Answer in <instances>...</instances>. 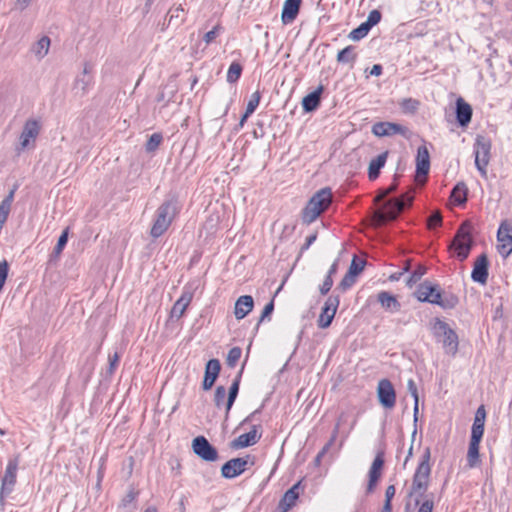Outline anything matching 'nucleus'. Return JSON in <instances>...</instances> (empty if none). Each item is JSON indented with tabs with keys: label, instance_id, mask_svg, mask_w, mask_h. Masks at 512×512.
Here are the masks:
<instances>
[{
	"label": "nucleus",
	"instance_id": "f257e3e1",
	"mask_svg": "<svg viewBox=\"0 0 512 512\" xmlns=\"http://www.w3.org/2000/svg\"><path fill=\"white\" fill-rule=\"evenodd\" d=\"M413 190L402 194L400 197L387 199L381 210H377L372 215V225L381 227L389 222L395 221L405 208L412 205L414 200Z\"/></svg>",
	"mask_w": 512,
	"mask_h": 512
},
{
	"label": "nucleus",
	"instance_id": "f03ea898",
	"mask_svg": "<svg viewBox=\"0 0 512 512\" xmlns=\"http://www.w3.org/2000/svg\"><path fill=\"white\" fill-rule=\"evenodd\" d=\"M414 295L420 302L436 304L443 309H453L459 302L456 295L443 292L437 284L428 281L419 284Z\"/></svg>",
	"mask_w": 512,
	"mask_h": 512
},
{
	"label": "nucleus",
	"instance_id": "7ed1b4c3",
	"mask_svg": "<svg viewBox=\"0 0 512 512\" xmlns=\"http://www.w3.org/2000/svg\"><path fill=\"white\" fill-rule=\"evenodd\" d=\"M332 190L324 187L318 190L306 203L301 211V220L304 224L313 223L322 213L328 210L332 204Z\"/></svg>",
	"mask_w": 512,
	"mask_h": 512
},
{
	"label": "nucleus",
	"instance_id": "20e7f679",
	"mask_svg": "<svg viewBox=\"0 0 512 512\" xmlns=\"http://www.w3.org/2000/svg\"><path fill=\"white\" fill-rule=\"evenodd\" d=\"M179 211L178 199L175 196L166 199L156 210V218L150 230L151 237L157 239L162 236Z\"/></svg>",
	"mask_w": 512,
	"mask_h": 512
},
{
	"label": "nucleus",
	"instance_id": "39448f33",
	"mask_svg": "<svg viewBox=\"0 0 512 512\" xmlns=\"http://www.w3.org/2000/svg\"><path fill=\"white\" fill-rule=\"evenodd\" d=\"M472 232L473 226L471 222L468 220L462 222L448 246L449 251L452 252L460 262L468 258L475 245Z\"/></svg>",
	"mask_w": 512,
	"mask_h": 512
},
{
	"label": "nucleus",
	"instance_id": "423d86ee",
	"mask_svg": "<svg viewBox=\"0 0 512 512\" xmlns=\"http://www.w3.org/2000/svg\"><path fill=\"white\" fill-rule=\"evenodd\" d=\"M429 330L436 342L442 343L447 355L455 356L459 349V337L447 322H430Z\"/></svg>",
	"mask_w": 512,
	"mask_h": 512
},
{
	"label": "nucleus",
	"instance_id": "0eeeda50",
	"mask_svg": "<svg viewBox=\"0 0 512 512\" xmlns=\"http://www.w3.org/2000/svg\"><path fill=\"white\" fill-rule=\"evenodd\" d=\"M492 142L490 138L477 135L474 143L475 166L482 177H487V166L490 161Z\"/></svg>",
	"mask_w": 512,
	"mask_h": 512
},
{
	"label": "nucleus",
	"instance_id": "6e6552de",
	"mask_svg": "<svg viewBox=\"0 0 512 512\" xmlns=\"http://www.w3.org/2000/svg\"><path fill=\"white\" fill-rule=\"evenodd\" d=\"M255 464V457L247 454L244 457H235L226 461L220 469L221 476L224 479H234L242 475L248 467Z\"/></svg>",
	"mask_w": 512,
	"mask_h": 512
},
{
	"label": "nucleus",
	"instance_id": "1a4fd4ad",
	"mask_svg": "<svg viewBox=\"0 0 512 512\" xmlns=\"http://www.w3.org/2000/svg\"><path fill=\"white\" fill-rule=\"evenodd\" d=\"M191 449L192 452L202 461L212 463L219 459V452L217 448L203 435L193 438Z\"/></svg>",
	"mask_w": 512,
	"mask_h": 512
},
{
	"label": "nucleus",
	"instance_id": "9d476101",
	"mask_svg": "<svg viewBox=\"0 0 512 512\" xmlns=\"http://www.w3.org/2000/svg\"><path fill=\"white\" fill-rule=\"evenodd\" d=\"M199 286V281L194 280L189 283H187L182 291V294L180 298L174 303L171 312L170 317L171 318H181L190 304L191 300L193 299L194 292L197 290Z\"/></svg>",
	"mask_w": 512,
	"mask_h": 512
},
{
	"label": "nucleus",
	"instance_id": "9b49d317",
	"mask_svg": "<svg viewBox=\"0 0 512 512\" xmlns=\"http://www.w3.org/2000/svg\"><path fill=\"white\" fill-rule=\"evenodd\" d=\"M377 399L379 404L385 409H392L395 406L396 391L389 379L384 378L378 382Z\"/></svg>",
	"mask_w": 512,
	"mask_h": 512
},
{
	"label": "nucleus",
	"instance_id": "f8f14e48",
	"mask_svg": "<svg viewBox=\"0 0 512 512\" xmlns=\"http://www.w3.org/2000/svg\"><path fill=\"white\" fill-rule=\"evenodd\" d=\"M384 464L385 453L383 450H379L377 451L368 472L367 493H372L375 490L379 480L381 479Z\"/></svg>",
	"mask_w": 512,
	"mask_h": 512
},
{
	"label": "nucleus",
	"instance_id": "ddd939ff",
	"mask_svg": "<svg viewBox=\"0 0 512 512\" xmlns=\"http://www.w3.org/2000/svg\"><path fill=\"white\" fill-rule=\"evenodd\" d=\"M497 251L504 258H508L512 253V227L506 222H502L497 232Z\"/></svg>",
	"mask_w": 512,
	"mask_h": 512
},
{
	"label": "nucleus",
	"instance_id": "4468645a",
	"mask_svg": "<svg viewBox=\"0 0 512 512\" xmlns=\"http://www.w3.org/2000/svg\"><path fill=\"white\" fill-rule=\"evenodd\" d=\"M489 259L486 253L479 255L473 265L471 279L473 282L485 285L489 276Z\"/></svg>",
	"mask_w": 512,
	"mask_h": 512
},
{
	"label": "nucleus",
	"instance_id": "2eb2a0df",
	"mask_svg": "<svg viewBox=\"0 0 512 512\" xmlns=\"http://www.w3.org/2000/svg\"><path fill=\"white\" fill-rule=\"evenodd\" d=\"M92 66L89 63H85L83 71L80 75H77L73 83V91L75 95L83 97L89 91V87L93 84Z\"/></svg>",
	"mask_w": 512,
	"mask_h": 512
},
{
	"label": "nucleus",
	"instance_id": "dca6fc26",
	"mask_svg": "<svg viewBox=\"0 0 512 512\" xmlns=\"http://www.w3.org/2000/svg\"><path fill=\"white\" fill-rule=\"evenodd\" d=\"M221 372V363L219 359H209L205 364L204 377L202 381V389L209 391L217 381Z\"/></svg>",
	"mask_w": 512,
	"mask_h": 512
},
{
	"label": "nucleus",
	"instance_id": "f3484780",
	"mask_svg": "<svg viewBox=\"0 0 512 512\" xmlns=\"http://www.w3.org/2000/svg\"><path fill=\"white\" fill-rule=\"evenodd\" d=\"M260 425H253L247 433L241 434L230 442L231 449H243L255 445L262 437V433H258Z\"/></svg>",
	"mask_w": 512,
	"mask_h": 512
},
{
	"label": "nucleus",
	"instance_id": "a211bd4d",
	"mask_svg": "<svg viewBox=\"0 0 512 512\" xmlns=\"http://www.w3.org/2000/svg\"><path fill=\"white\" fill-rule=\"evenodd\" d=\"M429 170H430L429 151L425 145H421L417 149L415 180L419 181V179L421 177L426 179L428 176Z\"/></svg>",
	"mask_w": 512,
	"mask_h": 512
},
{
	"label": "nucleus",
	"instance_id": "6ab92c4d",
	"mask_svg": "<svg viewBox=\"0 0 512 512\" xmlns=\"http://www.w3.org/2000/svg\"><path fill=\"white\" fill-rule=\"evenodd\" d=\"M18 466H19V456L12 457L8 460L5 472L1 476V487L2 488L9 489L11 491L14 490L16 480H17Z\"/></svg>",
	"mask_w": 512,
	"mask_h": 512
},
{
	"label": "nucleus",
	"instance_id": "aec40b11",
	"mask_svg": "<svg viewBox=\"0 0 512 512\" xmlns=\"http://www.w3.org/2000/svg\"><path fill=\"white\" fill-rule=\"evenodd\" d=\"M431 452L430 448H426L421 455L420 462L414 472L412 481L427 482L429 483L431 475L430 465Z\"/></svg>",
	"mask_w": 512,
	"mask_h": 512
},
{
	"label": "nucleus",
	"instance_id": "412c9836",
	"mask_svg": "<svg viewBox=\"0 0 512 512\" xmlns=\"http://www.w3.org/2000/svg\"><path fill=\"white\" fill-rule=\"evenodd\" d=\"M486 409L482 404L480 405L474 415V421L471 427V436L470 440L474 441H482L484 431H485V421H486Z\"/></svg>",
	"mask_w": 512,
	"mask_h": 512
},
{
	"label": "nucleus",
	"instance_id": "4be33fe9",
	"mask_svg": "<svg viewBox=\"0 0 512 512\" xmlns=\"http://www.w3.org/2000/svg\"><path fill=\"white\" fill-rule=\"evenodd\" d=\"M406 131V127L393 122H377L372 126V133L377 137H386L395 134L405 135Z\"/></svg>",
	"mask_w": 512,
	"mask_h": 512
},
{
	"label": "nucleus",
	"instance_id": "5701e85b",
	"mask_svg": "<svg viewBox=\"0 0 512 512\" xmlns=\"http://www.w3.org/2000/svg\"><path fill=\"white\" fill-rule=\"evenodd\" d=\"M41 126L36 119H28L20 135V148L23 150L29 146L30 139L33 141L38 137Z\"/></svg>",
	"mask_w": 512,
	"mask_h": 512
},
{
	"label": "nucleus",
	"instance_id": "b1692460",
	"mask_svg": "<svg viewBox=\"0 0 512 512\" xmlns=\"http://www.w3.org/2000/svg\"><path fill=\"white\" fill-rule=\"evenodd\" d=\"M473 110L469 103L459 97L456 100L455 116L460 127H467L472 119Z\"/></svg>",
	"mask_w": 512,
	"mask_h": 512
},
{
	"label": "nucleus",
	"instance_id": "393cba45",
	"mask_svg": "<svg viewBox=\"0 0 512 512\" xmlns=\"http://www.w3.org/2000/svg\"><path fill=\"white\" fill-rule=\"evenodd\" d=\"M302 0H285L281 12V21L284 25L292 23L298 16Z\"/></svg>",
	"mask_w": 512,
	"mask_h": 512
},
{
	"label": "nucleus",
	"instance_id": "a878e982",
	"mask_svg": "<svg viewBox=\"0 0 512 512\" xmlns=\"http://www.w3.org/2000/svg\"><path fill=\"white\" fill-rule=\"evenodd\" d=\"M324 91V86L319 85L314 91L305 95L302 99V108L306 113L315 111L321 103V95Z\"/></svg>",
	"mask_w": 512,
	"mask_h": 512
},
{
	"label": "nucleus",
	"instance_id": "bb28decb",
	"mask_svg": "<svg viewBox=\"0 0 512 512\" xmlns=\"http://www.w3.org/2000/svg\"><path fill=\"white\" fill-rule=\"evenodd\" d=\"M254 307V299L251 295L240 296L234 305V314L237 320L245 318Z\"/></svg>",
	"mask_w": 512,
	"mask_h": 512
},
{
	"label": "nucleus",
	"instance_id": "cd10ccee",
	"mask_svg": "<svg viewBox=\"0 0 512 512\" xmlns=\"http://www.w3.org/2000/svg\"><path fill=\"white\" fill-rule=\"evenodd\" d=\"M242 371H243V368L238 372L236 377L233 379V381L228 389V392L226 391V394H227V400L225 403L226 418H228L230 410L232 409V407L237 399V396L239 394Z\"/></svg>",
	"mask_w": 512,
	"mask_h": 512
},
{
	"label": "nucleus",
	"instance_id": "c85d7f7f",
	"mask_svg": "<svg viewBox=\"0 0 512 512\" xmlns=\"http://www.w3.org/2000/svg\"><path fill=\"white\" fill-rule=\"evenodd\" d=\"M339 296L331 295L327 298L318 320H334L337 308L339 306Z\"/></svg>",
	"mask_w": 512,
	"mask_h": 512
},
{
	"label": "nucleus",
	"instance_id": "c756f323",
	"mask_svg": "<svg viewBox=\"0 0 512 512\" xmlns=\"http://www.w3.org/2000/svg\"><path fill=\"white\" fill-rule=\"evenodd\" d=\"M387 156L388 151H385L370 161L368 167V178L370 180L373 181L379 177L380 171L386 163Z\"/></svg>",
	"mask_w": 512,
	"mask_h": 512
},
{
	"label": "nucleus",
	"instance_id": "7c9ffc66",
	"mask_svg": "<svg viewBox=\"0 0 512 512\" xmlns=\"http://www.w3.org/2000/svg\"><path fill=\"white\" fill-rule=\"evenodd\" d=\"M378 301L385 310L390 312H397L400 310L401 305L397 298L387 291H381L378 293Z\"/></svg>",
	"mask_w": 512,
	"mask_h": 512
},
{
	"label": "nucleus",
	"instance_id": "2f4dec72",
	"mask_svg": "<svg viewBox=\"0 0 512 512\" xmlns=\"http://www.w3.org/2000/svg\"><path fill=\"white\" fill-rule=\"evenodd\" d=\"M468 188L464 182H458L450 193L451 201L457 205L462 206L467 202Z\"/></svg>",
	"mask_w": 512,
	"mask_h": 512
},
{
	"label": "nucleus",
	"instance_id": "473e14b6",
	"mask_svg": "<svg viewBox=\"0 0 512 512\" xmlns=\"http://www.w3.org/2000/svg\"><path fill=\"white\" fill-rule=\"evenodd\" d=\"M139 492L131 486L126 495L121 499L118 508L127 509V512H135L137 509L136 499Z\"/></svg>",
	"mask_w": 512,
	"mask_h": 512
},
{
	"label": "nucleus",
	"instance_id": "72a5a7b5",
	"mask_svg": "<svg viewBox=\"0 0 512 512\" xmlns=\"http://www.w3.org/2000/svg\"><path fill=\"white\" fill-rule=\"evenodd\" d=\"M429 488V483L427 482H419V481H412V484L410 486V489L408 491L407 496L412 497L413 495H417V498L415 499V506H418L420 504V498L426 497V492ZM429 497L430 494L428 495Z\"/></svg>",
	"mask_w": 512,
	"mask_h": 512
},
{
	"label": "nucleus",
	"instance_id": "f704fd0d",
	"mask_svg": "<svg viewBox=\"0 0 512 512\" xmlns=\"http://www.w3.org/2000/svg\"><path fill=\"white\" fill-rule=\"evenodd\" d=\"M298 498L299 494L286 491L278 503L277 510L279 512H288L296 504Z\"/></svg>",
	"mask_w": 512,
	"mask_h": 512
},
{
	"label": "nucleus",
	"instance_id": "c9c22d12",
	"mask_svg": "<svg viewBox=\"0 0 512 512\" xmlns=\"http://www.w3.org/2000/svg\"><path fill=\"white\" fill-rule=\"evenodd\" d=\"M480 441H472L470 440L469 441V447H468V452H467V462H468V466L470 468H473L477 465V463L479 462L480 460Z\"/></svg>",
	"mask_w": 512,
	"mask_h": 512
},
{
	"label": "nucleus",
	"instance_id": "e433bc0d",
	"mask_svg": "<svg viewBox=\"0 0 512 512\" xmlns=\"http://www.w3.org/2000/svg\"><path fill=\"white\" fill-rule=\"evenodd\" d=\"M337 62L341 64L354 63L357 59V54L355 53V47L349 45L344 49L340 50L337 54Z\"/></svg>",
	"mask_w": 512,
	"mask_h": 512
},
{
	"label": "nucleus",
	"instance_id": "4c0bfd02",
	"mask_svg": "<svg viewBox=\"0 0 512 512\" xmlns=\"http://www.w3.org/2000/svg\"><path fill=\"white\" fill-rule=\"evenodd\" d=\"M407 389L414 400L413 418H414V424L416 425V423L418 421V414H419V395H418L417 385L413 379L408 380Z\"/></svg>",
	"mask_w": 512,
	"mask_h": 512
},
{
	"label": "nucleus",
	"instance_id": "58836bf2",
	"mask_svg": "<svg viewBox=\"0 0 512 512\" xmlns=\"http://www.w3.org/2000/svg\"><path fill=\"white\" fill-rule=\"evenodd\" d=\"M243 71V67L238 62H232L227 71L226 80L228 83L233 84L236 83L241 77Z\"/></svg>",
	"mask_w": 512,
	"mask_h": 512
},
{
	"label": "nucleus",
	"instance_id": "ea45409f",
	"mask_svg": "<svg viewBox=\"0 0 512 512\" xmlns=\"http://www.w3.org/2000/svg\"><path fill=\"white\" fill-rule=\"evenodd\" d=\"M345 416H346L345 413H341V415L339 416L338 421H337V423H336V425H335V427H334V429L332 431V434H331V437H330L329 441L319 451V452H323V456H325V454L329 451L330 447L335 442V440H336V438L338 436V433H339L340 425L344 421Z\"/></svg>",
	"mask_w": 512,
	"mask_h": 512
},
{
	"label": "nucleus",
	"instance_id": "a19ab883",
	"mask_svg": "<svg viewBox=\"0 0 512 512\" xmlns=\"http://www.w3.org/2000/svg\"><path fill=\"white\" fill-rule=\"evenodd\" d=\"M398 179L399 175L395 174L393 177V182L384 189H381L378 195L375 197L374 201L376 203L384 200L389 194L394 193L398 189Z\"/></svg>",
	"mask_w": 512,
	"mask_h": 512
},
{
	"label": "nucleus",
	"instance_id": "79ce46f5",
	"mask_svg": "<svg viewBox=\"0 0 512 512\" xmlns=\"http://www.w3.org/2000/svg\"><path fill=\"white\" fill-rule=\"evenodd\" d=\"M69 228H65L59 236L57 243L51 254L52 257H59L68 242Z\"/></svg>",
	"mask_w": 512,
	"mask_h": 512
},
{
	"label": "nucleus",
	"instance_id": "37998d69",
	"mask_svg": "<svg viewBox=\"0 0 512 512\" xmlns=\"http://www.w3.org/2000/svg\"><path fill=\"white\" fill-rule=\"evenodd\" d=\"M163 141V135L161 133H153L145 144V150L148 153L155 152Z\"/></svg>",
	"mask_w": 512,
	"mask_h": 512
},
{
	"label": "nucleus",
	"instance_id": "c03bdc74",
	"mask_svg": "<svg viewBox=\"0 0 512 512\" xmlns=\"http://www.w3.org/2000/svg\"><path fill=\"white\" fill-rule=\"evenodd\" d=\"M426 272H427V268L424 265H422V264L417 265L415 270L407 278L406 285L411 288L422 278L423 275H425Z\"/></svg>",
	"mask_w": 512,
	"mask_h": 512
},
{
	"label": "nucleus",
	"instance_id": "a18cd8bd",
	"mask_svg": "<svg viewBox=\"0 0 512 512\" xmlns=\"http://www.w3.org/2000/svg\"><path fill=\"white\" fill-rule=\"evenodd\" d=\"M370 30L371 28L367 26L365 22H363L358 27L353 29L349 33L348 37L353 41H359L363 39L369 33Z\"/></svg>",
	"mask_w": 512,
	"mask_h": 512
},
{
	"label": "nucleus",
	"instance_id": "49530a36",
	"mask_svg": "<svg viewBox=\"0 0 512 512\" xmlns=\"http://www.w3.org/2000/svg\"><path fill=\"white\" fill-rule=\"evenodd\" d=\"M241 354H242V349L240 347H238V346L232 347L227 354V358H226L227 366L230 368H234L236 366L237 362L239 361Z\"/></svg>",
	"mask_w": 512,
	"mask_h": 512
},
{
	"label": "nucleus",
	"instance_id": "de8ad7c7",
	"mask_svg": "<svg viewBox=\"0 0 512 512\" xmlns=\"http://www.w3.org/2000/svg\"><path fill=\"white\" fill-rule=\"evenodd\" d=\"M365 264H366L365 260L359 259L357 256H354L347 272L350 275H353L354 277H356L357 275H359L362 272Z\"/></svg>",
	"mask_w": 512,
	"mask_h": 512
},
{
	"label": "nucleus",
	"instance_id": "09e8293b",
	"mask_svg": "<svg viewBox=\"0 0 512 512\" xmlns=\"http://www.w3.org/2000/svg\"><path fill=\"white\" fill-rule=\"evenodd\" d=\"M226 388L222 385H219L216 387L214 392V404L215 406L220 409L222 406L225 405V397H226Z\"/></svg>",
	"mask_w": 512,
	"mask_h": 512
},
{
	"label": "nucleus",
	"instance_id": "8fccbe9b",
	"mask_svg": "<svg viewBox=\"0 0 512 512\" xmlns=\"http://www.w3.org/2000/svg\"><path fill=\"white\" fill-rule=\"evenodd\" d=\"M400 105L404 112L415 113L420 106V102L413 98H405Z\"/></svg>",
	"mask_w": 512,
	"mask_h": 512
},
{
	"label": "nucleus",
	"instance_id": "3c124183",
	"mask_svg": "<svg viewBox=\"0 0 512 512\" xmlns=\"http://www.w3.org/2000/svg\"><path fill=\"white\" fill-rule=\"evenodd\" d=\"M442 225V214L439 210L433 211L427 218V226L434 229Z\"/></svg>",
	"mask_w": 512,
	"mask_h": 512
},
{
	"label": "nucleus",
	"instance_id": "603ef678",
	"mask_svg": "<svg viewBox=\"0 0 512 512\" xmlns=\"http://www.w3.org/2000/svg\"><path fill=\"white\" fill-rule=\"evenodd\" d=\"M281 287L282 286H280L278 288V290L275 292L272 299L264 306L258 320H266L267 318H270V316L272 315V313L274 311V298H275L276 294L278 293V291L281 289Z\"/></svg>",
	"mask_w": 512,
	"mask_h": 512
},
{
	"label": "nucleus",
	"instance_id": "864d4df0",
	"mask_svg": "<svg viewBox=\"0 0 512 512\" xmlns=\"http://www.w3.org/2000/svg\"><path fill=\"white\" fill-rule=\"evenodd\" d=\"M260 99H261V93H260V91L257 90L250 96V99L246 106V111H248V113L253 114L260 103Z\"/></svg>",
	"mask_w": 512,
	"mask_h": 512
},
{
	"label": "nucleus",
	"instance_id": "5fc2aeb1",
	"mask_svg": "<svg viewBox=\"0 0 512 512\" xmlns=\"http://www.w3.org/2000/svg\"><path fill=\"white\" fill-rule=\"evenodd\" d=\"M49 46H50V38L47 36H43L37 42L36 54H38L42 57L45 56L48 53Z\"/></svg>",
	"mask_w": 512,
	"mask_h": 512
},
{
	"label": "nucleus",
	"instance_id": "6e6d98bb",
	"mask_svg": "<svg viewBox=\"0 0 512 512\" xmlns=\"http://www.w3.org/2000/svg\"><path fill=\"white\" fill-rule=\"evenodd\" d=\"M381 18H382L381 12L377 9H374L369 12L365 23L367 26H369L372 29V27H374L381 21Z\"/></svg>",
	"mask_w": 512,
	"mask_h": 512
},
{
	"label": "nucleus",
	"instance_id": "4d7b16f0",
	"mask_svg": "<svg viewBox=\"0 0 512 512\" xmlns=\"http://www.w3.org/2000/svg\"><path fill=\"white\" fill-rule=\"evenodd\" d=\"M356 277L353 275H350L348 272L344 275L340 283L338 284L337 288L341 291H346L347 289L351 288L353 284L355 283Z\"/></svg>",
	"mask_w": 512,
	"mask_h": 512
},
{
	"label": "nucleus",
	"instance_id": "13d9d810",
	"mask_svg": "<svg viewBox=\"0 0 512 512\" xmlns=\"http://www.w3.org/2000/svg\"><path fill=\"white\" fill-rule=\"evenodd\" d=\"M431 497L426 496V498L420 502L418 505L417 512H433L434 502H433V494H430Z\"/></svg>",
	"mask_w": 512,
	"mask_h": 512
},
{
	"label": "nucleus",
	"instance_id": "bf43d9fd",
	"mask_svg": "<svg viewBox=\"0 0 512 512\" xmlns=\"http://www.w3.org/2000/svg\"><path fill=\"white\" fill-rule=\"evenodd\" d=\"M221 30H223L221 25L217 24L216 26H214L212 30L208 31L204 35L203 40L205 41V43L209 44L212 41H214V39L219 35Z\"/></svg>",
	"mask_w": 512,
	"mask_h": 512
},
{
	"label": "nucleus",
	"instance_id": "052dcab7",
	"mask_svg": "<svg viewBox=\"0 0 512 512\" xmlns=\"http://www.w3.org/2000/svg\"><path fill=\"white\" fill-rule=\"evenodd\" d=\"M333 286V278L330 275H326L322 285L320 286V293L326 295Z\"/></svg>",
	"mask_w": 512,
	"mask_h": 512
},
{
	"label": "nucleus",
	"instance_id": "680f3d73",
	"mask_svg": "<svg viewBox=\"0 0 512 512\" xmlns=\"http://www.w3.org/2000/svg\"><path fill=\"white\" fill-rule=\"evenodd\" d=\"M18 189V185L14 184L13 187L10 189L9 193L4 197V199L1 201V203L11 207L12 202L14 200L15 192Z\"/></svg>",
	"mask_w": 512,
	"mask_h": 512
},
{
	"label": "nucleus",
	"instance_id": "e2e57ef3",
	"mask_svg": "<svg viewBox=\"0 0 512 512\" xmlns=\"http://www.w3.org/2000/svg\"><path fill=\"white\" fill-rule=\"evenodd\" d=\"M13 491L0 487V510L3 512L6 505V497L9 496Z\"/></svg>",
	"mask_w": 512,
	"mask_h": 512
},
{
	"label": "nucleus",
	"instance_id": "0e129e2a",
	"mask_svg": "<svg viewBox=\"0 0 512 512\" xmlns=\"http://www.w3.org/2000/svg\"><path fill=\"white\" fill-rule=\"evenodd\" d=\"M395 493H396V488H395V486H394V485H389V486L386 488V491H385V500H384V503L392 504V499L394 498Z\"/></svg>",
	"mask_w": 512,
	"mask_h": 512
},
{
	"label": "nucleus",
	"instance_id": "69168bd1",
	"mask_svg": "<svg viewBox=\"0 0 512 512\" xmlns=\"http://www.w3.org/2000/svg\"><path fill=\"white\" fill-rule=\"evenodd\" d=\"M317 239V232L306 237L305 243L301 247V251L307 250Z\"/></svg>",
	"mask_w": 512,
	"mask_h": 512
},
{
	"label": "nucleus",
	"instance_id": "338daca9",
	"mask_svg": "<svg viewBox=\"0 0 512 512\" xmlns=\"http://www.w3.org/2000/svg\"><path fill=\"white\" fill-rule=\"evenodd\" d=\"M10 211L11 207L0 202V218L2 221H7Z\"/></svg>",
	"mask_w": 512,
	"mask_h": 512
},
{
	"label": "nucleus",
	"instance_id": "774afa93",
	"mask_svg": "<svg viewBox=\"0 0 512 512\" xmlns=\"http://www.w3.org/2000/svg\"><path fill=\"white\" fill-rule=\"evenodd\" d=\"M164 325L166 330H170L171 332L175 333H177L181 329L180 322H165Z\"/></svg>",
	"mask_w": 512,
	"mask_h": 512
}]
</instances>
